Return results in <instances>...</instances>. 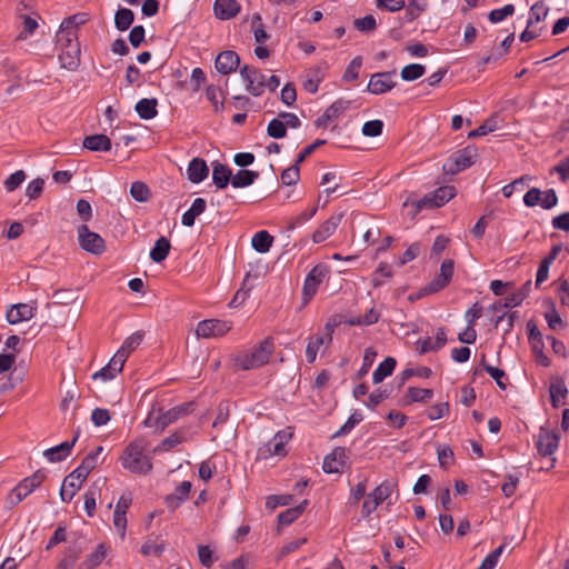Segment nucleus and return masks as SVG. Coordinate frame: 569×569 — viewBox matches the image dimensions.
I'll return each mask as SVG.
<instances>
[{
  "mask_svg": "<svg viewBox=\"0 0 569 569\" xmlns=\"http://www.w3.org/2000/svg\"><path fill=\"white\" fill-rule=\"evenodd\" d=\"M164 546V540L160 536H149L141 547V552L144 556H159Z\"/></svg>",
  "mask_w": 569,
  "mask_h": 569,
  "instance_id": "obj_39",
  "label": "nucleus"
},
{
  "mask_svg": "<svg viewBox=\"0 0 569 569\" xmlns=\"http://www.w3.org/2000/svg\"><path fill=\"white\" fill-rule=\"evenodd\" d=\"M456 196L453 186H443L421 199L423 207H441Z\"/></svg>",
  "mask_w": 569,
  "mask_h": 569,
  "instance_id": "obj_14",
  "label": "nucleus"
},
{
  "mask_svg": "<svg viewBox=\"0 0 569 569\" xmlns=\"http://www.w3.org/2000/svg\"><path fill=\"white\" fill-rule=\"evenodd\" d=\"M446 342H447L446 330L443 328H439L436 332L435 340L430 337H427L425 339H419L416 342V345H417V350L420 353H427L430 351L440 350L441 348L445 347Z\"/></svg>",
  "mask_w": 569,
  "mask_h": 569,
  "instance_id": "obj_20",
  "label": "nucleus"
},
{
  "mask_svg": "<svg viewBox=\"0 0 569 569\" xmlns=\"http://www.w3.org/2000/svg\"><path fill=\"white\" fill-rule=\"evenodd\" d=\"M299 166L297 164V161L291 167L284 169L281 172V181L286 186H293L298 182L300 173H299Z\"/></svg>",
  "mask_w": 569,
  "mask_h": 569,
  "instance_id": "obj_58",
  "label": "nucleus"
},
{
  "mask_svg": "<svg viewBox=\"0 0 569 569\" xmlns=\"http://www.w3.org/2000/svg\"><path fill=\"white\" fill-rule=\"evenodd\" d=\"M383 122L381 120H370L362 126V133L366 137H378L382 133Z\"/></svg>",
  "mask_w": 569,
  "mask_h": 569,
  "instance_id": "obj_63",
  "label": "nucleus"
},
{
  "mask_svg": "<svg viewBox=\"0 0 569 569\" xmlns=\"http://www.w3.org/2000/svg\"><path fill=\"white\" fill-rule=\"evenodd\" d=\"M79 438V431L76 432L74 437L72 438V440L70 441H63L61 442L60 445L58 446H54L52 448H49L47 449L44 452H43V456L47 458L48 461L50 462H59V461H62L64 458H67L74 443L77 442Z\"/></svg>",
  "mask_w": 569,
  "mask_h": 569,
  "instance_id": "obj_21",
  "label": "nucleus"
},
{
  "mask_svg": "<svg viewBox=\"0 0 569 569\" xmlns=\"http://www.w3.org/2000/svg\"><path fill=\"white\" fill-rule=\"evenodd\" d=\"M515 13L513 4H506L502 8L493 9L489 12L488 19L491 23H499L503 21L506 18L512 16Z\"/></svg>",
  "mask_w": 569,
  "mask_h": 569,
  "instance_id": "obj_48",
  "label": "nucleus"
},
{
  "mask_svg": "<svg viewBox=\"0 0 569 569\" xmlns=\"http://www.w3.org/2000/svg\"><path fill=\"white\" fill-rule=\"evenodd\" d=\"M232 328V323L220 319H207L197 325L196 335L200 338H218L224 336Z\"/></svg>",
  "mask_w": 569,
  "mask_h": 569,
  "instance_id": "obj_8",
  "label": "nucleus"
},
{
  "mask_svg": "<svg viewBox=\"0 0 569 569\" xmlns=\"http://www.w3.org/2000/svg\"><path fill=\"white\" fill-rule=\"evenodd\" d=\"M192 409V403L177 406L158 417L157 423L163 430L167 426L177 421L180 417L187 415Z\"/></svg>",
  "mask_w": 569,
  "mask_h": 569,
  "instance_id": "obj_26",
  "label": "nucleus"
},
{
  "mask_svg": "<svg viewBox=\"0 0 569 569\" xmlns=\"http://www.w3.org/2000/svg\"><path fill=\"white\" fill-rule=\"evenodd\" d=\"M363 420V416L359 411H355L350 415L348 420L333 433V438L345 436L349 433L359 422Z\"/></svg>",
  "mask_w": 569,
  "mask_h": 569,
  "instance_id": "obj_47",
  "label": "nucleus"
},
{
  "mask_svg": "<svg viewBox=\"0 0 569 569\" xmlns=\"http://www.w3.org/2000/svg\"><path fill=\"white\" fill-rule=\"evenodd\" d=\"M78 241L80 247L93 254H101L104 251V240L102 237L91 231L87 224H80L77 228Z\"/></svg>",
  "mask_w": 569,
  "mask_h": 569,
  "instance_id": "obj_6",
  "label": "nucleus"
},
{
  "mask_svg": "<svg viewBox=\"0 0 569 569\" xmlns=\"http://www.w3.org/2000/svg\"><path fill=\"white\" fill-rule=\"evenodd\" d=\"M329 270L326 264H317L315 266L309 273L307 274L302 288V297L303 301L308 302L312 299V297L317 293L319 286L322 283L323 279L327 277Z\"/></svg>",
  "mask_w": 569,
  "mask_h": 569,
  "instance_id": "obj_7",
  "label": "nucleus"
},
{
  "mask_svg": "<svg viewBox=\"0 0 569 569\" xmlns=\"http://www.w3.org/2000/svg\"><path fill=\"white\" fill-rule=\"evenodd\" d=\"M190 481H182L178 487H176L174 491L166 497V505L168 508L174 510L178 508L183 501L189 498V493L191 490Z\"/></svg>",
  "mask_w": 569,
  "mask_h": 569,
  "instance_id": "obj_28",
  "label": "nucleus"
},
{
  "mask_svg": "<svg viewBox=\"0 0 569 569\" xmlns=\"http://www.w3.org/2000/svg\"><path fill=\"white\" fill-rule=\"evenodd\" d=\"M342 220V214H332L326 221H323L317 230L312 233V241L315 243H321L335 233L338 226Z\"/></svg>",
  "mask_w": 569,
  "mask_h": 569,
  "instance_id": "obj_18",
  "label": "nucleus"
},
{
  "mask_svg": "<svg viewBox=\"0 0 569 569\" xmlns=\"http://www.w3.org/2000/svg\"><path fill=\"white\" fill-rule=\"evenodd\" d=\"M144 332L139 330L129 336L116 353H122V359L126 361L128 356L136 350L142 342Z\"/></svg>",
  "mask_w": 569,
  "mask_h": 569,
  "instance_id": "obj_35",
  "label": "nucleus"
},
{
  "mask_svg": "<svg viewBox=\"0 0 569 569\" xmlns=\"http://www.w3.org/2000/svg\"><path fill=\"white\" fill-rule=\"evenodd\" d=\"M499 128L498 120L496 117L488 118L480 127L468 133L469 139L486 136L490 132L496 131Z\"/></svg>",
  "mask_w": 569,
  "mask_h": 569,
  "instance_id": "obj_46",
  "label": "nucleus"
},
{
  "mask_svg": "<svg viewBox=\"0 0 569 569\" xmlns=\"http://www.w3.org/2000/svg\"><path fill=\"white\" fill-rule=\"evenodd\" d=\"M157 104V99L143 98L136 103L134 110L141 119L150 120L153 119L158 113Z\"/></svg>",
  "mask_w": 569,
  "mask_h": 569,
  "instance_id": "obj_32",
  "label": "nucleus"
},
{
  "mask_svg": "<svg viewBox=\"0 0 569 569\" xmlns=\"http://www.w3.org/2000/svg\"><path fill=\"white\" fill-rule=\"evenodd\" d=\"M240 76L246 82V90L250 94L259 97L263 93L266 76L259 69L251 66H243L240 69Z\"/></svg>",
  "mask_w": 569,
  "mask_h": 569,
  "instance_id": "obj_9",
  "label": "nucleus"
},
{
  "mask_svg": "<svg viewBox=\"0 0 569 569\" xmlns=\"http://www.w3.org/2000/svg\"><path fill=\"white\" fill-rule=\"evenodd\" d=\"M453 272H455L453 260H451V259L443 260L440 266L439 274L428 286H426L422 289L423 295L436 293V292L442 290L443 288H446L450 283V281L453 277Z\"/></svg>",
  "mask_w": 569,
  "mask_h": 569,
  "instance_id": "obj_10",
  "label": "nucleus"
},
{
  "mask_svg": "<svg viewBox=\"0 0 569 569\" xmlns=\"http://www.w3.org/2000/svg\"><path fill=\"white\" fill-rule=\"evenodd\" d=\"M568 390L565 381L556 378L550 385V400L553 407H559L565 403Z\"/></svg>",
  "mask_w": 569,
  "mask_h": 569,
  "instance_id": "obj_34",
  "label": "nucleus"
},
{
  "mask_svg": "<svg viewBox=\"0 0 569 569\" xmlns=\"http://www.w3.org/2000/svg\"><path fill=\"white\" fill-rule=\"evenodd\" d=\"M408 396L411 401L427 402L432 398L433 391L431 389L411 387L408 389Z\"/></svg>",
  "mask_w": 569,
  "mask_h": 569,
  "instance_id": "obj_53",
  "label": "nucleus"
},
{
  "mask_svg": "<svg viewBox=\"0 0 569 569\" xmlns=\"http://www.w3.org/2000/svg\"><path fill=\"white\" fill-rule=\"evenodd\" d=\"M349 108V101L337 100L326 109V118L333 121L340 118Z\"/></svg>",
  "mask_w": 569,
  "mask_h": 569,
  "instance_id": "obj_50",
  "label": "nucleus"
},
{
  "mask_svg": "<svg viewBox=\"0 0 569 569\" xmlns=\"http://www.w3.org/2000/svg\"><path fill=\"white\" fill-rule=\"evenodd\" d=\"M232 171L226 164L214 162L212 168V181L218 189H224L231 183Z\"/></svg>",
  "mask_w": 569,
  "mask_h": 569,
  "instance_id": "obj_30",
  "label": "nucleus"
},
{
  "mask_svg": "<svg viewBox=\"0 0 569 569\" xmlns=\"http://www.w3.org/2000/svg\"><path fill=\"white\" fill-rule=\"evenodd\" d=\"M287 438V435L283 432L276 433L271 440L259 449V457L261 459H268L271 456H283Z\"/></svg>",
  "mask_w": 569,
  "mask_h": 569,
  "instance_id": "obj_16",
  "label": "nucleus"
},
{
  "mask_svg": "<svg viewBox=\"0 0 569 569\" xmlns=\"http://www.w3.org/2000/svg\"><path fill=\"white\" fill-rule=\"evenodd\" d=\"M134 19V14L132 10L127 8H121L116 12L114 16V24L116 28L120 31H126L132 24Z\"/></svg>",
  "mask_w": 569,
  "mask_h": 569,
  "instance_id": "obj_43",
  "label": "nucleus"
},
{
  "mask_svg": "<svg viewBox=\"0 0 569 569\" xmlns=\"http://www.w3.org/2000/svg\"><path fill=\"white\" fill-rule=\"evenodd\" d=\"M523 203L530 208L541 206V208L549 210L557 206L558 197L553 189L541 191L538 188H531L525 193Z\"/></svg>",
  "mask_w": 569,
  "mask_h": 569,
  "instance_id": "obj_5",
  "label": "nucleus"
},
{
  "mask_svg": "<svg viewBox=\"0 0 569 569\" xmlns=\"http://www.w3.org/2000/svg\"><path fill=\"white\" fill-rule=\"evenodd\" d=\"M545 319L549 328L553 331H558L565 328V323L553 306L549 311L545 313Z\"/></svg>",
  "mask_w": 569,
  "mask_h": 569,
  "instance_id": "obj_60",
  "label": "nucleus"
},
{
  "mask_svg": "<svg viewBox=\"0 0 569 569\" xmlns=\"http://www.w3.org/2000/svg\"><path fill=\"white\" fill-rule=\"evenodd\" d=\"M326 332H317L308 338L306 348V358L309 363H313L321 347H328L332 341V327L326 326Z\"/></svg>",
  "mask_w": 569,
  "mask_h": 569,
  "instance_id": "obj_11",
  "label": "nucleus"
},
{
  "mask_svg": "<svg viewBox=\"0 0 569 569\" xmlns=\"http://www.w3.org/2000/svg\"><path fill=\"white\" fill-rule=\"evenodd\" d=\"M207 202L202 198H196L191 207L182 214L181 223L184 227H192L196 219L206 211Z\"/></svg>",
  "mask_w": 569,
  "mask_h": 569,
  "instance_id": "obj_29",
  "label": "nucleus"
},
{
  "mask_svg": "<svg viewBox=\"0 0 569 569\" xmlns=\"http://www.w3.org/2000/svg\"><path fill=\"white\" fill-rule=\"evenodd\" d=\"M274 345L271 338H266L258 345L239 350L232 356L236 368L240 370H253L266 365L273 353Z\"/></svg>",
  "mask_w": 569,
  "mask_h": 569,
  "instance_id": "obj_1",
  "label": "nucleus"
},
{
  "mask_svg": "<svg viewBox=\"0 0 569 569\" xmlns=\"http://www.w3.org/2000/svg\"><path fill=\"white\" fill-rule=\"evenodd\" d=\"M27 174L23 170H18L13 173H11L6 180H4V188L8 192L14 191L20 184L26 180Z\"/></svg>",
  "mask_w": 569,
  "mask_h": 569,
  "instance_id": "obj_56",
  "label": "nucleus"
},
{
  "mask_svg": "<svg viewBox=\"0 0 569 569\" xmlns=\"http://www.w3.org/2000/svg\"><path fill=\"white\" fill-rule=\"evenodd\" d=\"M144 451L146 446L143 440L130 442L120 457L122 467L133 473L147 475L150 472L152 462Z\"/></svg>",
  "mask_w": 569,
  "mask_h": 569,
  "instance_id": "obj_2",
  "label": "nucleus"
},
{
  "mask_svg": "<svg viewBox=\"0 0 569 569\" xmlns=\"http://www.w3.org/2000/svg\"><path fill=\"white\" fill-rule=\"evenodd\" d=\"M108 553V548L106 545L100 543L93 552H91L88 557V566L90 568H94L101 566L103 560L106 559Z\"/></svg>",
  "mask_w": 569,
  "mask_h": 569,
  "instance_id": "obj_52",
  "label": "nucleus"
},
{
  "mask_svg": "<svg viewBox=\"0 0 569 569\" xmlns=\"http://www.w3.org/2000/svg\"><path fill=\"white\" fill-rule=\"evenodd\" d=\"M82 146L91 151H109L111 141L106 134H92L83 139Z\"/></svg>",
  "mask_w": 569,
  "mask_h": 569,
  "instance_id": "obj_31",
  "label": "nucleus"
},
{
  "mask_svg": "<svg viewBox=\"0 0 569 569\" xmlns=\"http://www.w3.org/2000/svg\"><path fill=\"white\" fill-rule=\"evenodd\" d=\"M209 174V168L203 159L193 158L187 168V177L192 183L202 182Z\"/></svg>",
  "mask_w": 569,
  "mask_h": 569,
  "instance_id": "obj_27",
  "label": "nucleus"
},
{
  "mask_svg": "<svg viewBox=\"0 0 569 569\" xmlns=\"http://www.w3.org/2000/svg\"><path fill=\"white\" fill-rule=\"evenodd\" d=\"M183 441V436L180 432H173L164 438L161 443L154 448V452L168 451Z\"/></svg>",
  "mask_w": 569,
  "mask_h": 569,
  "instance_id": "obj_54",
  "label": "nucleus"
},
{
  "mask_svg": "<svg viewBox=\"0 0 569 569\" xmlns=\"http://www.w3.org/2000/svg\"><path fill=\"white\" fill-rule=\"evenodd\" d=\"M361 64H362V58L361 57H356L351 60V62L348 64L345 73H343V79L346 81H353L358 78L359 76V70L361 68Z\"/></svg>",
  "mask_w": 569,
  "mask_h": 569,
  "instance_id": "obj_62",
  "label": "nucleus"
},
{
  "mask_svg": "<svg viewBox=\"0 0 569 569\" xmlns=\"http://www.w3.org/2000/svg\"><path fill=\"white\" fill-rule=\"evenodd\" d=\"M426 72V68L422 64L419 63H410L408 66H405L401 71L400 76L402 80L405 81H415L422 77Z\"/></svg>",
  "mask_w": 569,
  "mask_h": 569,
  "instance_id": "obj_45",
  "label": "nucleus"
},
{
  "mask_svg": "<svg viewBox=\"0 0 569 569\" xmlns=\"http://www.w3.org/2000/svg\"><path fill=\"white\" fill-rule=\"evenodd\" d=\"M58 59L60 67L67 70H76L80 64V47L59 49Z\"/></svg>",
  "mask_w": 569,
  "mask_h": 569,
  "instance_id": "obj_25",
  "label": "nucleus"
},
{
  "mask_svg": "<svg viewBox=\"0 0 569 569\" xmlns=\"http://www.w3.org/2000/svg\"><path fill=\"white\" fill-rule=\"evenodd\" d=\"M130 194L134 200L146 202L150 198V190L146 183L136 181L131 184Z\"/></svg>",
  "mask_w": 569,
  "mask_h": 569,
  "instance_id": "obj_51",
  "label": "nucleus"
},
{
  "mask_svg": "<svg viewBox=\"0 0 569 569\" xmlns=\"http://www.w3.org/2000/svg\"><path fill=\"white\" fill-rule=\"evenodd\" d=\"M171 244L166 237H160L150 251V259L157 263L163 261L170 251Z\"/></svg>",
  "mask_w": 569,
  "mask_h": 569,
  "instance_id": "obj_40",
  "label": "nucleus"
},
{
  "mask_svg": "<svg viewBox=\"0 0 569 569\" xmlns=\"http://www.w3.org/2000/svg\"><path fill=\"white\" fill-rule=\"evenodd\" d=\"M213 11L218 19L229 20L240 12V4L236 0H216Z\"/></svg>",
  "mask_w": 569,
  "mask_h": 569,
  "instance_id": "obj_23",
  "label": "nucleus"
},
{
  "mask_svg": "<svg viewBox=\"0 0 569 569\" xmlns=\"http://www.w3.org/2000/svg\"><path fill=\"white\" fill-rule=\"evenodd\" d=\"M83 20L73 16L63 20L56 34V42L58 49L71 48V46L80 47L78 41L77 26L82 23Z\"/></svg>",
  "mask_w": 569,
  "mask_h": 569,
  "instance_id": "obj_4",
  "label": "nucleus"
},
{
  "mask_svg": "<svg viewBox=\"0 0 569 569\" xmlns=\"http://www.w3.org/2000/svg\"><path fill=\"white\" fill-rule=\"evenodd\" d=\"M559 446V437L555 432L542 431L537 441V448L541 456H552Z\"/></svg>",
  "mask_w": 569,
  "mask_h": 569,
  "instance_id": "obj_22",
  "label": "nucleus"
},
{
  "mask_svg": "<svg viewBox=\"0 0 569 569\" xmlns=\"http://www.w3.org/2000/svg\"><path fill=\"white\" fill-rule=\"evenodd\" d=\"M543 347H545L543 341H535L531 345V350H532L535 360H536V362L539 366L549 367L550 366V359L543 352Z\"/></svg>",
  "mask_w": 569,
  "mask_h": 569,
  "instance_id": "obj_59",
  "label": "nucleus"
},
{
  "mask_svg": "<svg viewBox=\"0 0 569 569\" xmlns=\"http://www.w3.org/2000/svg\"><path fill=\"white\" fill-rule=\"evenodd\" d=\"M393 491V485L391 482L385 481L380 483L372 492L371 496L377 500L380 505L385 500H387Z\"/></svg>",
  "mask_w": 569,
  "mask_h": 569,
  "instance_id": "obj_55",
  "label": "nucleus"
},
{
  "mask_svg": "<svg viewBox=\"0 0 569 569\" xmlns=\"http://www.w3.org/2000/svg\"><path fill=\"white\" fill-rule=\"evenodd\" d=\"M44 180L41 178L33 179L29 182L26 188V196L30 199H37L41 196L43 191Z\"/></svg>",
  "mask_w": 569,
  "mask_h": 569,
  "instance_id": "obj_61",
  "label": "nucleus"
},
{
  "mask_svg": "<svg viewBox=\"0 0 569 569\" xmlns=\"http://www.w3.org/2000/svg\"><path fill=\"white\" fill-rule=\"evenodd\" d=\"M258 177L259 173L257 171L241 169L236 174H232L231 184L233 188H246L251 186Z\"/></svg>",
  "mask_w": 569,
  "mask_h": 569,
  "instance_id": "obj_38",
  "label": "nucleus"
},
{
  "mask_svg": "<svg viewBox=\"0 0 569 569\" xmlns=\"http://www.w3.org/2000/svg\"><path fill=\"white\" fill-rule=\"evenodd\" d=\"M240 57L237 52L227 50L219 53L216 58L214 67L221 74H229L239 67Z\"/></svg>",
  "mask_w": 569,
  "mask_h": 569,
  "instance_id": "obj_17",
  "label": "nucleus"
},
{
  "mask_svg": "<svg viewBox=\"0 0 569 569\" xmlns=\"http://www.w3.org/2000/svg\"><path fill=\"white\" fill-rule=\"evenodd\" d=\"M251 29L253 32V37L256 42L264 43L269 39V34L266 32L262 18L260 13H254L251 18Z\"/></svg>",
  "mask_w": 569,
  "mask_h": 569,
  "instance_id": "obj_44",
  "label": "nucleus"
},
{
  "mask_svg": "<svg viewBox=\"0 0 569 569\" xmlns=\"http://www.w3.org/2000/svg\"><path fill=\"white\" fill-rule=\"evenodd\" d=\"M273 237L266 230L258 231L251 239L252 248L259 253H266L270 250Z\"/></svg>",
  "mask_w": 569,
  "mask_h": 569,
  "instance_id": "obj_36",
  "label": "nucleus"
},
{
  "mask_svg": "<svg viewBox=\"0 0 569 569\" xmlns=\"http://www.w3.org/2000/svg\"><path fill=\"white\" fill-rule=\"evenodd\" d=\"M449 403L448 402H439L427 409V417L430 420H438L449 415Z\"/></svg>",
  "mask_w": 569,
  "mask_h": 569,
  "instance_id": "obj_57",
  "label": "nucleus"
},
{
  "mask_svg": "<svg viewBox=\"0 0 569 569\" xmlns=\"http://www.w3.org/2000/svg\"><path fill=\"white\" fill-rule=\"evenodd\" d=\"M103 451V448L101 446L97 447L94 451L88 453L81 465L89 471L91 472L97 466H98V460H99V456L101 455V452Z\"/></svg>",
  "mask_w": 569,
  "mask_h": 569,
  "instance_id": "obj_64",
  "label": "nucleus"
},
{
  "mask_svg": "<svg viewBox=\"0 0 569 569\" xmlns=\"http://www.w3.org/2000/svg\"><path fill=\"white\" fill-rule=\"evenodd\" d=\"M82 482L76 480L74 477L68 475L63 481L60 489L61 500L64 502H69L76 496L77 491L80 489Z\"/></svg>",
  "mask_w": 569,
  "mask_h": 569,
  "instance_id": "obj_37",
  "label": "nucleus"
},
{
  "mask_svg": "<svg viewBox=\"0 0 569 569\" xmlns=\"http://www.w3.org/2000/svg\"><path fill=\"white\" fill-rule=\"evenodd\" d=\"M36 312V308L28 303H18L7 311V320L9 323L16 325L21 321L30 320Z\"/></svg>",
  "mask_w": 569,
  "mask_h": 569,
  "instance_id": "obj_24",
  "label": "nucleus"
},
{
  "mask_svg": "<svg viewBox=\"0 0 569 569\" xmlns=\"http://www.w3.org/2000/svg\"><path fill=\"white\" fill-rule=\"evenodd\" d=\"M124 362L122 353H116L103 368L93 373L92 378L109 381L122 371Z\"/></svg>",
  "mask_w": 569,
  "mask_h": 569,
  "instance_id": "obj_19",
  "label": "nucleus"
},
{
  "mask_svg": "<svg viewBox=\"0 0 569 569\" xmlns=\"http://www.w3.org/2000/svg\"><path fill=\"white\" fill-rule=\"evenodd\" d=\"M549 8L542 1L536 2L529 11L528 28H532L536 23H539L548 16Z\"/></svg>",
  "mask_w": 569,
  "mask_h": 569,
  "instance_id": "obj_41",
  "label": "nucleus"
},
{
  "mask_svg": "<svg viewBox=\"0 0 569 569\" xmlns=\"http://www.w3.org/2000/svg\"><path fill=\"white\" fill-rule=\"evenodd\" d=\"M396 71L373 73L368 83V91L372 94H382L395 88Z\"/></svg>",
  "mask_w": 569,
  "mask_h": 569,
  "instance_id": "obj_13",
  "label": "nucleus"
},
{
  "mask_svg": "<svg viewBox=\"0 0 569 569\" xmlns=\"http://www.w3.org/2000/svg\"><path fill=\"white\" fill-rule=\"evenodd\" d=\"M267 133L269 137L274 139L284 138L287 129L284 122L280 118L272 119L267 127Z\"/></svg>",
  "mask_w": 569,
  "mask_h": 569,
  "instance_id": "obj_49",
  "label": "nucleus"
},
{
  "mask_svg": "<svg viewBox=\"0 0 569 569\" xmlns=\"http://www.w3.org/2000/svg\"><path fill=\"white\" fill-rule=\"evenodd\" d=\"M476 153L466 148L455 152L443 164V169L451 174L458 173L475 163Z\"/></svg>",
  "mask_w": 569,
  "mask_h": 569,
  "instance_id": "obj_12",
  "label": "nucleus"
},
{
  "mask_svg": "<svg viewBox=\"0 0 569 569\" xmlns=\"http://www.w3.org/2000/svg\"><path fill=\"white\" fill-rule=\"evenodd\" d=\"M397 361L392 357H387L382 362L379 363V366L375 369L372 372V382L373 383H380L383 379L391 376L395 368H396Z\"/></svg>",
  "mask_w": 569,
  "mask_h": 569,
  "instance_id": "obj_33",
  "label": "nucleus"
},
{
  "mask_svg": "<svg viewBox=\"0 0 569 569\" xmlns=\"http://www.w3.org/2000/svg\"><path fill=\"white\" fill-rule=\"evenodd\" d=\"M46 479L44 472L38 470L33 475L21 480L8 495L7 505L13 508L31 495Z\"/></svg>",
  "mask_w": 569,
  "mask_h": 569,
  "instance_id": "obj_3",
  "label": "nucleus"
},
{
  "mask_svg": "<svg viewBox=\"0 0 569 569\" xmlns=\"http://www.w3.org/2000/svg\"><path fill=\"white\" fill-rule=\"evenodd\" d=\"M348 459V452L342 447H337L325 457L322 469L327 473L340 472Z\"/></svg>",
  "mask_w": 569,
  "mask_h": 569,
  "instance_id": "obj_15",
  "label": "nucleus"
},
{
  "mask_svg": "<svg viewBox=\"0 0 569 569\" xmlns=\"http://www.w3.org/2000/svg\"><path fill=\"white\" fill-rule=\"evenodd\" d=\"M308 501L305 500L293 508H289L278 516L279 523L288 526L292 523L305 511Z\"/></svg>",
  "mask_w": 569,
  "mask_h": 569,
  "instance_id": "obj_42",
  "label": "nucleus"
}]
</instances>
